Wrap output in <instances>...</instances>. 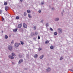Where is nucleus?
Wrapping results in <instances>:
<instances>
[{"mask_svg": "<svg viewBox=\"0 0 73 73\" xmlns=\"http://www.w3.org/2000/svg\"><path fill=\"white\" fill-rule=\"evenodd\" d=\"M46 71L47 72H48L50 71V68H47Z\"/></svg>", "mask_w": 73, "mask_h": 73, "instance_id": "8", "label": "nucleus"}, {"mask_svg": "<svg viewBox=\"0 0 73 73\" xmlns=\"http://www.w3.org/2000/svg\"><path fill=\"white\" fill-rule=\"evenodd\" d=\"M62 59H63V57H61L60 58V60H62Z\"/></svg>", "mask_w": 73, "mask_h": 73, "instance_id": "27", "label": "nucleus"}, {"mask_svg": "<svg viewBox=\"0 0 73 73\" xmlns=\"http://www.w3.org/2000/svg\"><path fill=\"white\" fill-rule=\"evenodd\" d=\"M62 14H63L62 13Z\"/></svg>", "mask_w": 73, "mask_h": 73, "instance_id": "44", "label": "nucleus"}, {"mask_svg": "<svg viewBox=\"0 0 73 73\" xmlns=\"http://www.w3.org/2000/svg\"><path fill=\"white\" fill-rule=\"evenodd\" d=\"M23 26L24 28H27V25L25 23H23Z\"/></svg>", "mask_w": 73, "mask_h": 73, "instance_id": "1", "label": "nucleus"}, {"mask_svg": "<svg viewBox=\"0 0 73 73\" xmlns=\"http://www.w3.org/2000/svg\"><path fill=\"white\" fill-rule=\"evenodd\" d=\"M5 38L6 39H7V38H8V36L7 35H6L5 36Z\"/></svg>", "mask_w": 73, "mask_h": 73, "instance_id": "18", "label": "nucleus"}, {"mask_svg": "<svg viewBox=\"0 0 73 73\" xmlns=\"http://www.w3.org/2000/svg\"><path fill=\"white\" fill-rule=\"evenodd\" d=\"M27 12L28 13H31V11L29 10H27Z\"/></svg>", "mask_w": 73, "mask_h": 73, "instance_id": "13", "label": "nucleus"}, {"mask_svg": "<svg viewBox=\"0 0 73 73\" xmlns=\"http://www.w3.org/2000/svg\"><path fill=\"white\" fill-rule=\"evenodd\" d=\"M8 48L9 49V50H12V47L11 46H8Z\"/></svg>", "mask_w": 73, "mask_h": 73, "instance_id": "4", "label": "nucleus"}, {"mask_svg": "<svg viewBox=\"0 0 73 73\" xmlns=\"http://www.w3.org/2000/svg\"><path fill=\"white\" fill-rule=\"evenodd\" d=\"M54 35H55L56 36V35H57V33L56 32H55L54 33Z\"/></svg>", "mask_w": 73, "mask_h": 73, "instance_id": "21", "label": "nucleus"}, {"mask_svg": "<svg viewBox=\"0 0 73 73\" xmlns=\"http://www.w3.org/2000/svg\"><path fill=\"white\" fill-rule=\"evenodd\" d=\"M17 29H14L13 30V31L14 32H17Z\"/></svg>", "mask_w": 73, "mask_h": 73, "instance_id": "11", "label": "nucleus"}, {"mask_svg": "<svg viewBox=\"0 0 73 73\" xmlns=\"http://www.w3.org/2000/svg\"><path fill=\"white\" fill-rule=\"evenodd\" d=\"M49 42L48 40H46L45 42V44H48Z\"/></svg>", "mask_w": 73, "mask_h": 73, "instance_id": "17", "label": "nucleus"}, {"mask_svg": "<svg viewBox=\"0 0 73 73\" xmlns=\"http://www.w3.org/2000/svg\"><path fill=\"white\" fill-rule=\"evenodd\" d=\"M4 5H7V3L6 2H5Z\"/></svg>", "mask_w": 73, "mask_h": 73, "instance_id": "20", "label": "nucleus"}, {"mask_svg": "<svg viewBox=\"0 0 73 73\" xmlns=\"http://www.w3.org/2000/svg\"><path fill=\"white\" fill-rule=\"evenodd\" d=\"M43 57H44V55H42V56H41L40 57V59H42V58Z\"/></svg>", "mask_w": 73, "mask_h": 73, "instance_id": "14", "label": "nucleus"}, {"mask_svg": "<svg viewBox=\"0 0 73 73\" xmlns=\"http://www.w3.org/2000/svg\"><path fill=\"white\" fill-rule=\"evenodd\" d=\"M25 70H27V69L25 68Z\"/></svg>", "mask_w": 73, "mask_h": 73, "instance_id": "42", "label": "nucleus"}, {"mask_svg": "<svg viewBox=\"0 0 73 73\" xmlns=\"http://www.w3.org/2000/svg\"><path fill=\"white\" fill-rule=\"evenodd\" d=\"M2 12L1 10H0V14H1Z\"/></svg>", "mask_w": 73, "mask_h": 73, "instance_id": "33", "label": "nucleus"}, {"mask_svg": "<svg viewBox=\"0 0 73 73\" xmlns=\"http://www.w3.org/2000/svg\"><path fill=\"white\" fill-rule=\"evenodd\" d=\"M34 30H36V27L35 26L34 27Z\"/></svg>", "mask_w": 73, "mask_h": 73, "instance_id": "28", "label": "nucleus"}, {"mask_svg": "<svg viewBox=\"0 0 73 73\" xmlns=\"http://www.w3.org/2000/svg\"><path fill=\"white\" fill-rule=\"evenodd\" d=\"M5 9L6 11H7L8 10V9H9V7L8 6H5Z\"/></svg>", "mask_w": 73, "mask_h": 73, "instance_id": "6", "label": "nucleus"}, {"mask_svg": "<svg viewBox=\"0 0 73 73\" xmlns=\"http://www.w3.org/2000/svg\"><path fill=\"white\" fill-rule=\"evenodd\" d=\"M46 27H48V24H47L46 25Z\"/></svg>", "mask_w": 73, "mask_h": 73, "instance_id": "37", "label": "nucleus"}, {"mask_svg": "<svg viewBox=\"0 0 73 73\" xmlns=\"http://www.w3.org/2000/svg\"><path fill=\"white\" fill-rule=\"evenodd\" d=\"M13 43H14V41H13V40L11 42V44H13Z\"/></svg>", "mask_w": 73, "mask_h": 73, "instance_id": "34", "label": "nucleus"}, {"mask_svg": "<svg viewBox=\"0 0 73 73\" xmlns=\"http://www.w3.org/2000/svg\"><path fill=\"white\" fill-rule=\"evenodd\" d=\"M42 49V48H39V50H41Z\"/></svg>", "mask_w": 73, "mask_h": 73, "instance_id": "35", "label": "nucleus"}, {"mask_svg": "<svg viewBox=\"0 0 73 73\" xmlns=\"http://www.w3.org/2000/svg\"><path fill=\"white\" fill-rule=\"evenodd\" d=\"M21 27H22V25L21 24H19L18 26V28H21Z\"/></svg>", "mask_w": 73, "mask_h": 73, "instance_id": "7", "label": "nucleus"}, {"mask_svg": "<svg viewBox=\"0 0 73 73\" xmlns=\"http://www.w3.org/2000/svg\"><path fill=\"white\" fill-rule=\"evenodd\" d=\"M41 10H40L38 11L39 13H41Z\"/></svg>", "mask_w": 73, "mask_h": 73, "instance_id": "36", "label": "nucleus"}, {"mask_svg": "<svg viewBox=\"0 0 73 73\" xmlns=\"http://www.w3.org/2000/svg\"><path fill=\"white\" fill-rule=\"evenodd\" d=\"M9 58H11V59H13V58H14L13 57L11 56H9Z\"/></svg>", "mask_w": 73, "mask_h": 73, "instance_id": "9", "label": "nucleus"}, {"mask_svg": "<svg viewBox=\"0 0 73 73\" xmlns=\"http://www.w3.org/2000/svg\"><path fill=\"white\" fill-rule=\"evenodd\" d=\"M23 0H20V1H21V2H23Z\"/></svg>", "mask_w": 73, "mask_h": 73, "instance_id": "39", "label": "nucleus"}, {"mask_svg": "<svg viewBox=\"0 0 73 73\" xmlns=\"http://www.w3.org/2000/svg\"><path fill=\"white\" fill-rule=\"evenodd\" d=\"M23 62V60H20L18 62V63L19 64H21V62Z\"/></svg>", "mask_w": 73, "mask_h": 73, "instance_id": "5", "label": "nucleus"}, {"mask_svg": "<svg viewBox=\"0 0 73 73\" xmlns=\"http://www.w3.org/2000/svg\"><path fill=\"white\" fill-rule=\"evenodd\" d=\"M37 34H38L37 32H36L35 34L31 33V35L32 36H37Z\"/></svg>", "mask_w": 73, "mask_h": 73, "instance_id": "3", "label": "nucleus"}, {"mask_svg": "<svg viewBox=\"0 0 73 73\" xmlns=\"http://www.w3.org/2000/svg\"><path fill=\"white\" fill-rule=\"evenodd\" d=\"M43 21H44L43 20H42L41 21V22L42 23L43 22Z\"/></svg>", "mask_w": 73, "mask_h": 73, "instance_id": "41", "label": "nucleus"}, {"mask_svg": "<svg viewBox=\"0 0 73 73\" xmlns=\"http://www.w3.org/2000/svg\"><path fill=\"white\" fill-rule=\"evenodd\" d=\"M38 39L39 40L40 39V36H38Z\"/></svg>", "mask_w": 73, "mask_h": 73, "instance_id": "29", "label": "nucleus"}, {"mask_svg": "<svg viewBox=\"0 0 73 73\" xmlns=\"http://www.w3.org/2000/svg\"><path fill=\"white\" fill-rule=\"evenodd\" d=\"M21 43L22 45H23L24 44V42L23 41H21Z\"/></svg>", "mask_w": 73, "mask_h": 73, "instance_id": "26", "label": "nucleus"}, {"mask_svg": "<svg viewBox=\"0 0 73 73\" xmlns=\"http://www.w3.org/2000/svg\"><path fill=\"white\" fill-rule=\"evenodd\" d=\"M19 56L20 58H21L22 57V55L20 54H19Z\"/></svg>", "mask_w": 73, "mask_h": 73, "instance_id": "19", "label": "nucleus"}, {"mask_svg": "<svg viewBox=\"0 0 73 73\" xmlns=\"http://www.w3.org/2000/svg\"><path fill=\"white\" fill-rule=\"evenodd\" d=\"M28 16L29 18H30V19H31V18H32V16L31 15V14H28Z\"/></svg>", "mask_w": 73, "mask_h": 73, "instance_id": "12", "label": "nucleus"}, {"mask_svg": "<svg viewBox=\"0 0 73 73\" xmlns=\"http://www.w3.org/2000/svg\"><path fill=\"white\" fill-rule=\"evenodd\" d=\"M24 16H27V13L26 12H25L24 13Z\"/></svg>", "mask_w": 73, "mask_h": 73, "instance_id": "24", "label": "nucleus"}, {"mask_svg": "<svg viewBox=\"0 0 73 73\" xmlns=\"http://www.w3.org/2000/svg\"><path fill=\"white\" fill-rule=\"evenodd\" d=\"M15 46H16L17 47L18 46H19V44H18V43H15Z\"/></svg>", "mask_w": 73, "mask_h": 73, "instance_id": "10", "label": "nucleus"}, {"mask_svg": "<svg viewBox=\"0 0 73 73\" xmlns=\"http://www.w3.org/2000/svg\"><path fill=\"white\" fill-rule=\"evenodd\" d=\"M50 48L51 49H53V46H50Z\"/></svg>", "mask_w": 73, "mask_h": 73, "instance_id": "25", "label": "nucleus"}, {"mask_svg": "<svg viewBox=\"0 0 73 73\" xmlns=\"http://www.w3.org/2000/svg\"><path fill=\"white\" fill-rule=\"evenodd\" d=\"M55 21H58L59 20V19L58 18H56L55 19Z\"/></svg>", "mask_w": 73, "mask_h": 73, "instance_id": "16", "label": "nucleus"}, {"mask_svg": "<svg viewBox=\"0 0 73 73\" xmlns=\"http://www.w3.org/2000/svg\"><path fill=\"white\" fill-rule=\"evenodd\" d=\"M38 56V55L37 54H35L34 56L35 58H37V57Z\"/></svg>", "mask_w": 73, "mask_h": 73, "instance_id": "15", "label": "nucleus"}, {"mask_svg": "<svg viewBox=\"0 0 73 73\" xmlns=\"http://www.w3.org/2000/svg\"><path fill=\"white\" fill-rule=\"evenodd\" d=\"M0 73H1V72H0Z\"/></svg>", "mask_w": 73, "mask_h": 73, "instance_id": "45", "label": "nucleus"}, {"mask_svg": "<svg viewBox=\"0 0 73 73\" xmlns=\"http://www.w3.org/2000/svg\"><path fill=\"white\" fill-rule=\"evenodd\" d=\"M71 70V71H72V72H73V70Z\"/></svg>", "mask_w": 73, "mask_h": 73, "instance_id": "40", "label": "nucleus"}, {"mask_svg": "<svg viewBox=\"0 0 73 73\" xmlns=\"http://www.w3.org/2000/svg\"><path fill=\"white\" fill-rule=\"evenodd\" d=\"M54 8H52V10H54Z\"/></svg>", "mask_w": 73, "mask_h": 73, "instance_id": "38", "label": "nucleus"}, {"mask_svg": "<svg viewBox=\"0 0 73 73\" xmlns=\"http://www.w3.org/2000/svg\"><path fill=\"white\" fill-rule=\"evenodd\" d=\"M2 21H4V18L2 17Z\"/></svg>", "mask_w": 73, "mask_h": 73, "instance_id": "32", "label": "nucleus"}, {"mask_svg": "<svg viewBox=\"0 0 73 73\" xmlns=\"http://www.w3.org/2000/svg\"><path fill=\"white\" fill-rule=\"evenodd\" d=\"M12 55L13 56H16V55H15V53H13L12 54Z\"/></svg>", "mask_w": 73, "mask_h": 73, "instance_id": "22", "label": "nucleus"}, {"mask_svg": "<svg viewBox=\"0 0 73 73\" xmlns=\"http://www.w3.org/2000/svg\"><path fill=\"white\" fill-rule=\"evenodd\" d=\"M19 16H17L16 17V19H17V20H18V19H19Z\"/></svg>", "mask_w": 73, "mask_h": 73, "instance_id": "23", "label": "nucleus"}, {"mask_svg": "<svg viewBox=\"0 0 73 73\" xmlns=\"http://www.w3.org/2000/svg\"><path fill=\"white\" fill-rule=\"evenodd\" d=\"M2 33H3V31H2Z\"/></svg>", "mask_w": 73, "mask_h": 73, "instance_id": "43", "label": "nucleus"}, {"mask_svg": "<svg viewBox=\"0 0 73 73\" xmlns=\"http://www.w3.org/2000/svg\"><path fill=\"white\" fill-rule=\"evenodd\" d=\"M50 31H53V29H52V28H50Z\"/></svg>", "mask_w": 73, "mask_h": 73, "instance_id": "30", "label": "nucleus"}, {"mask_svg": "<svg viewBox=\"0 0 73 73\" xmlns=\"http://www.w3.org/2000/svg\"><path fill=\"white\" fill-rule=\"evenodd\" d=\"M58 31L59 33H62V29L60 28H59L58 29Z\"/></svg>", "mask_w": 73, "mask_h": 73, "instance_id": "2", "label": "nucleus"}, {"mask_svg": "<svg viewBox=\"0 0 73 73\" xmlns=\"http://www.w3.org/2000/svg\"><path fill=\"white\" fill-rule=\"evenodd\" d=\"M41 4L42 5V4H44V2H42L41 3Z\"/></svg>", "mask_w": 73, "mask_h": 73, "instance_id": "31", "label": "nucleus"}]
</instances>
